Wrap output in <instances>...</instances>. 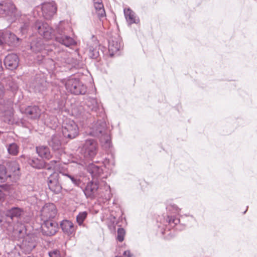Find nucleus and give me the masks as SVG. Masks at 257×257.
<instances>
[{"label":"nucleus","instance_id":"f257e3e1","mask_svg":"<svg viewBox=\"0 0 257 257\" xmlns=\"http://www.w3.org/2000/svg\"><path fill=\"white\" fill-rule=\"evenodd\" d=\"M32 30L46 40L55 38L57 42L66 47H70L76 44L72 37L66 35L65 28L61 24L59 25L55 32L47 23L37 20L32 25Z\"/></svg>","mask_w":257,"mask_h":257},{"label":"nucleus","instance_id":"f03ea898","mask_svg":"<svg viewBox=\"0 0 257 257\" xmlns=\"http://www.w3.org/2000/svg\"><path fill=\"white\" fill-rule=\"evenodd\" d=\"M6 165L0 164V180L4 182L10 178L12 181L16 182L21 175L19 164L16 161H9Z\"/></svg>","mask_w":257,"mask_h":257},{"label":"nucleus","instance_id":"7ed1b4c3","mask_svg":"<svg viewBox=\"0 0 257 257\" xmlns=\"http://www.w3.org/2000/svg\"><path fill=\"white\" fill-rule=\"evenodd\" d=\"M98 144L94 140L87 139L85 140L80 151L82 157L77 163L82 166H86L88 162L92 160L96 156Z\"/></svg>","mask_w":257,"mask_h":257},{"label":"nucleus","instance_id":"20e7f679","mask_svg":"<svg viewBox=\"0 0 257 257\" xmlns=\"http://www.w3.org/2000/svg\"><path fill=\"white\" fill-rule=\"evenodd\" d=\"M0 15L6 18L11 23L14 22L17 20L21 22L26 17L25 16H22L15 5L9 1L0 3Z\"/></svg>","mask_w":257,"mask_h":257},{"label":"nucleus","instance_id":"39448f33","mask_svg":"<svg viewBox=\"0 0 257 257\" xmlns=\"http://www.w3.org/2000/svg\"><path fill=\"white\" fill-rule=\"evenodd\" d=\"M106 123L103 120H98L94 122L90 127L87 133L91 136L100 138L101 143L109 145L110 137L106 130Z\"/></svg>","mask_w":257,"mask_h":257},{"label":"nucleus","instance_id":"423d86ee","mask_svg":"<svg viewBox=\"0 0 257 257\" xmlns=\"http://www.w3.org/2000/svg\"><path fill=\"white\" fill-rule=\"evenodd\" d=\"M67 91L74 95H84L87 92V86L79 78L71 76L65 82Z\"/></svg>","mask_w":257,"mask_h":257},{"label":"nucleus","instance_id":"0eeeda50","mask_svg":"<svg viewBox=\"0 0 257 257\" xmlns=\"http://www.w3.org/2000/svg\"><path fill=\"white\" fill-rule=\"evenodd\" d=\"M61 132L64 138L73 139L78 135L79 128L73 120L67 119L63 123Z\"/></svg>","mask_w":257,"mask_h":257},{"label":"nucleus","instance_id":"6e6552de","mask_svg":"<svg viewBox=\"0 0 257 257\" xmlns=\"http://www.w3.org/2000/svg\"><path fill=\"white\" fill-rule=\"evenodd\" d=\"M61 174L56 172L51 174L48 178L47 183L49 189L55 194H59L62 189L60 181L62 180Z\"/></svg>","mask_w":257,"mask_h":257},{"label":"nucleus","instance_id":"1a4fd4ad","mask_svg":"<svg viewBox=\"0 0 257 257\" xmlns=\"http://www.w3.org/2000/svg\"><path fill=\"white\" fill-rule=\"evenodd\" d=\"M40 10L43 17L46 20L51 19L56 13L57 8L54 2L44 3L37 7V11Z\"/></svg>","mask_w":257,"mask_h":257},{"label":"nucleus","instance_id":"9d476101","mask_svg":"<svg viewBox=\"0 0 257 257\" xmlns=\"http://www.w3.org/2000/svg\"><path fill=\"white\" fill-rule=\"evenodd\" d=\"M58 224L53 220H45L42 225V234L46 236H53L58 231Z\"/></svg>","mask_w":257,"mask_h":257},{"label":"nucleus","instance_id":"9b49d317","mask_svg":"<svg viewBox=\"0 0 257 257\" xmlns=\"http://www.w3.org/2000/svg\"><path fill=\"white\" fill-rule=\"evenodd\" d=\"M41 212L44 220H52L57 214L56 207L53 203H46L42 208Z\"/></svg>","mask_w":257,"mask_h":257},{"label":"nucleus","instance_id":"f8f14e48","mask_svg":"<svg viewBox=\"0 0 257 257\" xmlns=\"http://www.w3.org/2000/svg\"><path fill=\"white\" fill-rule=\"evenodd\" d=\"M19 41V38L9 31L7 30L0 31V45L4 43L11 45Z\"/></svg>","mask_w":257,"mask_h":257},{"label":"nucleus","instance_id":"ddd939ff","mask_svg":"<svg viewBox=\"0 0 257 257\" xmlns=\"http://www.w3.org/2000/svg\"><path fill=\"white\" fill-rule=\"evenodd\" d=\"M108 52L112 57L119 51L122 47V41L119 37H111L108 40Z\"/></svg>","mask_w":257,"mask_h":257},{"label":"nucleus","instance_id":"4468645a","mask_svg":"<svg viewBox=\"0 0 257 257\" xmlns=\"http://www.w3.org/2000/svg\"><path fill=\"white\" fill-rule=\"evenodd\" d=\"M36 246L35 238L32 235H27L24 238L21 244V248L26 253H30Z\"/></svg>","mask_w":257,"mask_h":257},{"label":"nucleus","instance_id":"2eb2a0df","mask_svg":"<svg viewBox=\"0 0 257 257\" xmlns=\"http://www.w3.org/2000/svg\"><path fill=\"white\" fill-rule=\"evenodd\" d=\"M20 111L28 117L33 119H38L41 114V110L36 105L28 106L26 108L21 107Z\"/></svg>","mask_w":257,"mask_h":257},{"label":"nucleus","instance_id":"dca6fc26","mask_svg":"<svg viewBox=\"0 0 257 257\" xmlns=\"http://www.w3.org/2000/svg\"><path fill=\"white\" fill-rule=\"evenodd\" d=\"M98 187L97 180H92L88 183L83 190L86 197L91 199L95 198L97 195Z\"/></svg>","mask_w":257,"mask_h":257},{"label":"nucleus","instance_id":"f3484780","mask_svg":"<svg viewBox=\"0 0 257 257\" xmlns=\"http://www.w3.org/2000/svg\"><path fill=\"white\" fill-rule=\"evenodd\" d=\"M4 64L6 67L11 70L17 68L19 65V58L15 54L8 55L4 60Z\"/></svg>","mask_w":257,"mask_h":257},{"label":"nucleus","instance_id":"a211bd4d","mask_svg":"<svg viewBox=\"0 0 257 257\" xmlns=\"http://www.w3.org/2000/svg\"><path fill=\"white\" fill-rule=\"evenodd\" d=\"M87 163L86 167L87 168V171L91 174L93 180H97V178L99 177L103 173L102 169L97 165L93 163Z\"/></svg>","mask_w":257,"mask_h":257},{"label":"nucleus","instance_id":"6ab92c4d","mask_svg":"<svg viewBox=\"0 0 257 257\" xmlns=\"http://www.w3.org/2000/svg\"><path fill=\"white\" fill-rule=\"evenodd\" d=\"M24 214V210L18 207H13L7 210L5 215L10 217L12 220L18 219Z\"/></svg>","mask_w":257,"mask_h":257},{"label":"nucleus","instance_id":"aec40b11","mask_svg":"<svg viewBox=\"0 0 257 257\" xmlns=\"http://www.w3.org/2000/svg\"><path fill=\"white\" fill-rule=\"evenodd\" d=\"M21 157L22 158H24L26 159L28 163L34 168L38 169L44 168L45 161L39 159L37 158H31L27 156L26 157L24 155H22Z\"/></svg>","mask_w":257,"mask_h":257},{"label":"nucleus","instance_id":"412c9836","mask_svg":"<svg viewBox=\"0 0 257 257\" xmlns=\"http://www.w3.org/2000/svg\"><path fill=\"white\" fill-rule=\"evenodd\" d=\"M180 222V219L174 216L168 215L166 219V223L168 224H166V227L164 231H166V229H168L169 230L171 228H173L176 227L177 230H181V228L179 227V225L178 224ZM163 234L165 233V232H162Z\"/></svg>","mask_w":257,"mask_h":257},{"label":"nucleus","instance_id":"4be33fe9","mask_svg":"<svg viewBox=\"0 0 257 257\" xmlns=\"http://www.w3.org/2000/svg\"><path fill=\"white\" fill-rule=\"evenodd\" d=\"M26 229L23 224H18L17 226L14 228L13 235L18 240L24 238L26 236Z\"/></svg>","mask_w":257,"mask_h":257},{"label":"nucleus","instance_id":"5701e85b","mask_svg":"<svg viewBox=\"0 0 257 257\" xmlns=\"http://www.w3.org/2000/svg\"><path fill=\"white\" fill-rule=\"evenodd\" d=\"M86 106L89 110L96 113L101 109L100 104L96 99L93 98H89L87 99Z\"/></svg>","mask_w":257,"mask_h":257},{"label":"nucleus","instance_id":"b1692460","mask_svg":"<svg viewBox=\"0 0 257 257\" xmlns=\"http://www.w3.org/2000/svg\"><path fill=\"white\" fill-rule=\"evenodd\" d=\"M49 145L53 150H59L61 148V137L58 134H55L52 136L51 140L48 141Z\"/></svg>","mask_w":257,"mask_h":257},{"label":"nucleus","instance_id":"393cba45","mask_svg":"<svg viewBox=\"0 0 257 257\" xmlns=\"http://www.w3.org/2000/svg\"><path fill=\"white\" fill-rule=\"evenodd\" d=\"M124 14L128 25L138 24L139 22V19L137 17L135 13L130 9H124Z\"/></svg>","mask_w":257,"mask_h":257},{"label":"nucleus","instance_id":"a878e982","mask_svg":"<svg viewBox=\"0 0 257 257\" xmlns=\"http://www.w3.org/2000/svg\"><path fill=\"white\" fill-rule=\"evenodd\" d=\"M36 152L42 158L50 160L52 157L49 148L47 146H40L37 147Z\"/></svg>","mask_w":257,"mask_h":257},{"label":"nucleus","instance_id":"bb28decb","mask_svg":"<svg viewBox=\"0 0 257 257\" xmlns=\"http://www.w3.org/2000/svg\"><path fill=\"white\" fill-rule=\"evenodd\" d=\"M60 226L63 231L67 235L72 234L75 231L73 223L68 220L62 221Z\"/></svg>","mask_w":257,"mask_h":257},{"label":"nucleus","instance_id":"cd10ccee","mask_svg":"<svg viewBox=\"0 0 257 257\" xmlns=\"http://www.w3.org/2000/svg\"><path fill=\"white\" fill-rule=\"evenodd\" d=\"M31 49L35 53L41 52L44 49L43 42L41 38H37L32 41L30 45Z\"/></svg>","mask_w":257,"mask_h":257},{"label":"nucleus","instance_id":"c85d7f7f","mask_svg":"<svg viewBox=\"0 0 257 257\" xmlns=\"http://www.w3.org/2000/svg\"><path fill=\"white\" fill-rule=\"evenodd\" d=\"M44 168L48 170L58 171L60 169V162L59 160H52L49 163L45 162Z\"/></svg>","mask_w":257,"mask_h":257},{"label":"nucleus","instance_id":"c756f323","mask_svg":"<svg viewBox=\"0 0 257 257\" xmlns=\"http://www.w3.org/2000/svg\"><path fill=\"white\" fill-rule=\"evenodd\" d=\"M94 6L97 12L98 16L100 17H104L105 16V11L101 0H94Z\"/></svg>","mask_w":257,"mask_h":257},{"label":"nucleus","instance_id":"7c9ffc66","mask_svg":"<svg viewBox=\"0 0 257 257\" xmlns=\"http://www.w3.org/2000/svg\"><path fill=\"white\" fill-rule=\"evenodd\" d=\"M19 149V147L18 145L15 143L9 144L7 147V150L9 154L13 156L18 155Z\"/></svg>","mask_w":257,"mask_h":257},{"label":"nucleus","instance_id":"2f4dec72","mask_svg":"<svg viewBox=\"0 0 257 257\" xmlns=\"http://www.w3.org/2000/svg\"><path fill=\"white\" fill-rule=\"evenodd\" d=\"M60 174H61V176L67 177V178L69 179L75 186H79L81 184L80 180L76 176L63 173L61 171H60Z\"/></svg>","mask_w":257,"mask_h":257},{"label":"nucleus","instance_id":"473e14b6","mask_svg":"<svg viewBox=\"0 0 257 257\" xmlns=\"http://www.w3.org/2000/svg\"><path fill=\"white\" fill-rule=\"evenodd\" d=\"M105 192L103 195H99L100 197L103 198L105 200L107 201L110 199L112 197L110 187L109 185H106L104 187Z\"/></svg>","mask_w":257,"mask_h":257},{"label":"nucleus","instance_id":"72a5a7b5","mask_svg":"<svg viewBox=\"0 0 257 257\" xmlns=\"http://www.w3.org/2000/svg\"><path fill=\"white\" fill-rule=\"evenodd\" d=\"M87 215V213L86 211H83L80 212L76 217V220L79 224V225H82L83 224V222L84 220L86 219Z\"/></svg>","mask_w":257,"mask_h":257},{"label":"nucleus","instance_id":"f704fd0d","mask_svg":"<svg viewBox=\"0 0 257 257\" xmlns=\"http://www.w3.org/2000/svg\"><path fill=\"white\" fill-rule=\"evenodd\" d=\"M125 234V230L123 228H119L117 230V239L119 242H122L124 240Z\"/></svg>","mask_w":257,"mask_h":257},{"label":"nucleus","instance_id":"c9c22d12","mask_svg":"<svg viewBox=\"0 0 257 257\" xmlns=\"http://www.w3.org/2000/svg\"><path fill=\"white\" fill-rule=\"evenodd\" d=\"M90 56L93 59L97 58L99 56V53L97 48H89Z\"/></svg>","mask_w":257,"mask_h":257},{"label":"nucleus","instance_id":"e433bc0d","mask_svg":"<svg viewBox=\"0 0 257 257\" xmlns=\"http://www.w3.org/2000/svg\"><path fill=\"white\" fill-rule=\"evenodd\" d=\"M166 209L169 211H172L175 213H178L180 211V209L175 204H169L167 206Z\"/></svg>","mask_w":257,"mask_h":257},{"label":"nucleus","instance_id":"4c0bfd02","mask_svg":"<svg viewBox=\"0 0 257 257\" xmlns=\"http://www.w3.org/2000/svg\"><path fill=\"white\" fill-rule=\"evenodd\" d=\"M49 257H60V252L57 250H54L49 252Z\"/></svg>","mask_w":257,"mask_h":257},{"label":"nucleus","instance_id":"58836bf2","mask_svg":"<svg viewBox=\"0 0 257 257\" xmlns=\"http://www.w3.org/2000/svg\"><path fill=\"white\" fill-rule=\"evenodd\" d=\"M29 25V22H25L24 25L21 27V31L22 32H25L28 29Z\"/></svg>","mask_w":257,"mask_h":257},{"label":"nucleus","instance_id":"ea45409f","mask_svg":"<svg viewBox=\"0 0 257 257\" xmlns=\"http://www.w3.org/2000/svg\"><path fill=\"white\" fill-rule=\"evenodd\" d=\"M4 95V86L0 84V99H3Z\"/></svg>","mask_w":257,"mask_h":257},{"label":"nucleus","instance_id":"a19ab883","mask_svg":"<svg viewBox=\"0 0 257 257\" xmlns=\"http://www.w3.org/2000/svg\"><path fill=\"white\" fill-rule=\"evenodd\" d=\"M123 255L124 257H132V255L129 250H126L123 253Z\"/></svg>","mask_w":257,"mask_h":257},{"label":"nucleus","instance_id":"79ce46f5","mask_svg":"<svg viewBox=\"0 0 257 257\" xmlns=\"http://www.w3.org/2000/svg\"><path fill=\"white\" fill-rule=\"evenodd\" d=\"M1 186L4 190L8 191H9L11 188L10 185H7V184L3 185Z\"/></svg>","mask_w":257,"mask_h":257},{"label":"nucleus","instance_id":"37998d69","mask_svg":"<svg viewBox=\"0 0 257 257\" xmlns=\"http://www.w3.org/2000/svg\"><path fill=\"white\" fill-rule=\"evenodd\" d=\"M5 194L4 193L0 190V202L4 200Z\"/></svg>","mask_w":257,"mask_h":257},{"label":"nucleus","instance_id":"c03bdc74","mask_svg":"<svg viewBox=\"0 0 257 257\" xmlns=\"http://www.w3.org/2000/svg\"><path fill=\"white\" fill-rule=\"evenodd\" d=\"M20 123L22 124V125L24 127H28L27 125L24 122L23 119L21 120Z\"/></svg>","mask_w":257,"mask_h":257},{"label":"nucleus","instance_id":"a18cd8bd","mask_svg":"<svg viewBox=\"0 0 257 257\" xmlns=\"http://www.w3.org/2000/svg\"><path fill=\"white\" fill-rule=\"evenodd\" d=\"M3 71V67L2 64V60L0 59V72H1Z\"/></svg>","mask_w":257,"mask_h":257},{"label":"nucleus","instance_id":"49530a36","mask_svg":"<svg viewBox=\"0 0 257 257\" xmlns=\"http://www.w3.org/2000/svg\"><path fill=\"white\" fill-rule=\"evenodd\" d=\"M246 210L245 211H244L243 213H245L246 212Z\"/></svg>","mask_w":257,"mask_h":257}]
</instances>
